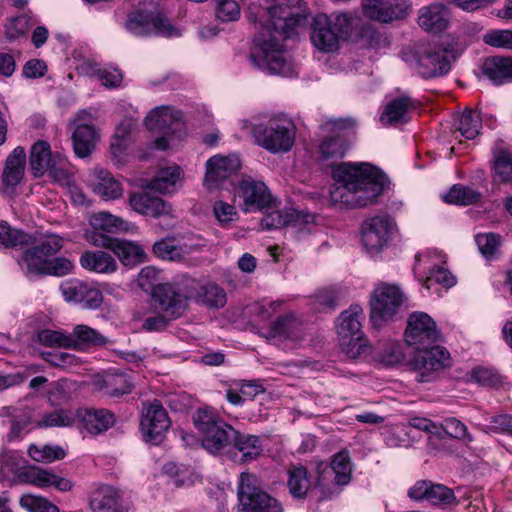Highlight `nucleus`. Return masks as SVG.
I'll return each mask as SVG.
<instances>
[{
    "label": "nucleus",
    "instance_id": "nucleus-12",
    "mask_svg": "<svg viewBox=\"0 0 512 512\" xmlns=\"http://www.w3.org/2000/svg\"><path fill=\"white\" fill-rule=\"evenodd\" d=\"M124 28L137 37L151 35L172 37L179 35L177 29L161 14L143 9L129 12L124 22Z\"/></svg>",
    "mask_w": 512,
    "mask_h": 512
},
{
    "label": "nucleus",
    "instance_id": "nucleus-1",
    "mask_svg": "<svg viewBox=\"0 0 512 512\" xmlns=\"http://www.w3.org/2000/svg\"><path fill=\"white\" fill-rule=\"evenodd\" d=\"M300 0L251 1L246 18L254 27L251 63L261 71L291 77L294 67L283 53V41L294 35V29L306 17L295 11Z\"/></svg>",
    "mask_w": 512,
    "mask_h": 512
},
{
    "label": "nucleus",
    "instance_id": "nucleus-62",
    "mask_svg": "<svg viewBox=\"0 0 512 512\" xmlns=\"http://www.w3.org/2000/svg\"><path fill=\"white\" fill-rule=\"evenodd\" d=\"M432 280H435L446 288L453 287L457 282L455 276L444 266H435L430 269V276L424 281V285L427 289L430 288L429 283Z\"/></svg>",
    "mask_w": 512,
    "mask_h": 512
},
{
    "label": "nucleus",
    "instance_id": "nucleus-35",
    "mask_svg": "<svg viewBox=\"0 0 512 512\" xmlns=\"http://www.w3.org/2000/svg\"><path fill=\"white\" fill-rule=\"evenodd\" d=\"M34 243V236L15 228L5 220H0V247L4 249H24Z\"/></svg>",
    "mask_w": 512,
    "mask_h": 512
},
{
    "label": "nucleus",
    "instance_id": "nucleus-39",
    "mask_svg": "<svg viewBox=\"0 0 512 512\" xmlns=\"http://www.w3.org/2000/svg\"><path fill=\"white\" fill-rule=\"evenodd\" d=\"M181 169L178 166H169L160 169L155 178L149 182L147 187L159 193H172L180 178Z\"/></svg>",
    "mask_w": 512,
    "mask_h": 512
},
{
    "label": "nucleus",
    "instance_id": "nucleus-3",
    "mask_svg": "<svg viewBox=\"0 0 512 512\" xmlns=\"http://www.w3.org/2000/svg\"><path fill=\"white\" fill-rule=\"evenodd\" d=\"M358 20L357 14L347 11L318 13L311 22V42L322 52H334L351 37Z\"/></svg>",
    "mask_w": 512,
    "mask_h": 512
},
{
    "label": "nucleus",
    "instance_id": "nucleus-30",
    "mask_svg": "<svg viewBox=\"0 0 512 512\" xmlns=\"http://www.w3.org/2000/svg\"><path fill=\"white\" fill-rule=\"evenodd\" d=\"M90 507L93 512H123L122 496L115 487L101 485L93 491Z\"/></svg>",
    "mask_w": 512,
    "mask_h": 512
},
{
    "label": "nucleus",
    "instance_id": "nucleus-43",
    "mask_svg": "<svg viewBox=\"0 0 512 512\" xmlns=\"http://www.w3.org/2000/svg\"><path fill=\"white\" fill-rule=\"evenodd\" d=\"M481 198V193L469 186L459 184L453 185L443 196V200L449 204L471 205L477 203Z\"/></svg>",
    "mask_w": 512,
    "mask_h": 512
},
{
    "label": "nucleus",
    "instance_id": "nucleus-29",
    "mask_svg": "<svg viewBox=\"0 0 512 512\" xmlns=\"http://www.w3.org/2000/svg\"><path fill=\"white\" fill-rule=\"evenodd\" d=\"M182 119V112L170 107H156L145 118V126L148 130L161 135H168L173 131V126Z\"/></svg>",
    "mask_w": 512,
    "mask_h": 512
},
{
    "label": "nucleus",
    "instance_id": "nucleus-50",
    "mask_svg": "<svg viewBox=\"0 0 512 512\" xmlns=\"http://www.w3.org/2000/svg\"><path fill=\"white\" fill-rule=\"evenodd\" d=\"M494 170L501 182L512 181V155L503 148L494 154Z\"/></svg>",
    "mask_w": 512,
    "mask_h": 512
},
{
    "label": "nucleus",
    "instance_id": "nucleus-10",
    "mask_svg": "<svg viewBox=\"0 0 512 512\" xmlns=\"http://www.w3.org/2000/svg\"><path fill=\"white\" fill-rule=\"evenodd\" d=\"M30 170L34 177H42L45 173L53 181L61 185H69L71 175L68 170V160L60 153H52L46 141L36 142L30 151Z\"/></svg>",
    "mask_w": 512,
    "mask_h": 512
},
{
    "label": "nucleus",
    "instance_id": "nucleus-54",
    "mask_svg": "<svg viewBox=\"0 0 512 512\" xmlns=\"http://www.w3.org/2000/svg\"><path fill=\"white\" fill-rule=\"evenodd\" d=\"M475 242L483 256H494L502 244V237L497 233H483L475 236Z\"/></svg>",
    "mask_w": 512,
    "mask_h": 512
},
{
    "label": "nucleus",
    "instance_id": "nucleus-2",
    "mask_svg": "<svg viewBox=\"0 0 512 512\" xmlns=\"http://www.w3.org/2000/svg\"><path fill=\"white\" fill-rule=\"evenodd\" d=\"M335 184L330 190L334 204L364 208L377 202L387 184L386 175L370 163H341L333 170Z\"/></svg>",
    "mask_w": 512,
    "mask_h": 512
},
{
    "label": "nucleus",
    "instance_id": "nucleus-23",
    "mask_svg": "<svg viewBox=\"0 0 512 512\" xmlns=\"http://www.w3.org/2000/svg\"><path fill=\"white\" fill-rule=\"evenodd\" d=\"M26 166L25 149L17 146L7 157L2 173L3 193L12 196L21 183Z\"/></svg>",
    "mask_w": 512,
    "mask_h": 512
},
{
    "label": "nucleus",
    "instance_id": "nucleus-48",
    "mask_svg": "<svg viewBox=\"0 0 512 512\" xmlns=\"http://www.w3.org/2000/svg\"><path fill=\"white\" fill-rule=\"evenodd\" d=\"M19 504L28 512H60V509L48 499L33 494L22 495Z\"/></svg>",
    "mask_w": 512,
    "mask_h": 512
},
{
    "label": "nucleus",
    "instance_id": "nucleus-6",
    "mask_svg": "<svg viewBox=\"0 0 512 512\" xmlns=\"http://www.w3.org/2000/svg\"><path fill=\"white\" fill-rule=\"evenodd\" d=\"M258 145L271 153L288 152L295 141V125L284 115L271 117L266 124H251Z\"/></svg>",
    "mask_w": 512,
    "mask_h": 512
},
{
    "label": "nucleus",
    "instance_id": "nucleus-5",
    "mask_svg": "<svg viewBox=\"0 0 512 512\" xmlns=\"http://www.w3.org/2000/svg\"><path fill=\"white\" fill-rule=\"evenodd\" d=\"M193 421L202 436V446L211 454H220L232 444L236 429L226 423L213 410L198 409Z\"/></svg>",
    "mask_w": 512,
    "mask_h": 512
},
{
    "label": "nucleus",
    "instance_id": "nucleus-45",
    "mask_svg": "<svg viewBox=\"0 0 512 512\" xmlns=\"http://www.w3.org/2000/svg\"><path fill=\"white\" fill-rule=\"evenodd\" d=\"M76 421L75 413L71 410L58 409L50 413H45L39 420L38 425L41 428L49 427H68Z\"/></svg>",
    "mask_w": 512,
    "mask_h": 512
},
{
    "label": "nucleus",
    "instance_id": "nucleus-34",
    "mask_svg": "<svg viewBox=\"0 0 512 512\" xmlns=\"http://www.w3.org/2000/svg\"><path fill=\"white\" fill-rule=\"evenodd\" d=\"M481 70L494 84H503L512 78V57H488L484 60Z\"/></svg>",
    "mask_w": 512,
    "mask_h": 512
},
{
    "label": "nucleus",
    "instance_id": "nucleus-19",
    "mask_svg": "<svg viewBox=\"0 0 512 512\" xmlns=\"http://www.w3.org/2000/svg\"><path fill=\"white\" fill-rule=\"evenodd\" d=\"M64 300L70 304L79 305L83 309L95 310L103 302L102 292L93 284L70 279L60 285Z\"/></svg>",
    "mask_w": 512,
    "mask_h": 512
},
{
    "label": "nucleus",
    "instance_id": "nucleus-51",
    "mask_svg": "<svg viewBox=\"0 0 512 512\" xmlns=\"http://www.w3.org/2000/svg\"><path fill=\"white\" fill-rule=\"evenodd\" d=\"M29 455L38 462H53L61 460L66 456L65 450L58 445H45L41 448L31 445L29 447Z\"/></svg>",
    "mask_w": 512,
    "mask_h": 512
},
{
    "label": "nucleus",
    "instance_id": "nucleus-24",
    "mask_svg": "<svg viewBox=\"0 0 512 512\" xmlns=\"http://www.w3.org/2000/svg\"><path fill=\"white\" fill-rule=\"evenodd\" d=\"M315 216L309 212L297 209L275 210L261 220L265 229H278L281 227L301 228L313 223Z\"/></svg>",
    "mask_w": 512,
    "mask_h": 512
},
{
    "label": "nucleus",
    "instance_id": "nucleus-49",
    "mask_svg": "<svg viewBox=\"0 0 512 512\" xmlns=\"http://www.w3.org/2000/svg\"><path fill=\"white\" fill-rule=\"evenodd\" d=\"M50 471L36 466H28L21 469L18 478L21 482L37 486L39 488L49 487Z\"/></svg>",
    "mask_w": 512,
    "mask_h": 512
},
{
    "label": "nucleus",
    "instance_id": "nucleus-61",
    "mask_svg": "<svg viewBox=\"0 0 512 512\" xmlns=\"http://www.w3.org/2000/svg\"><path fill=\"white\" fill-rule=\"evenodd\" d=\"M404 358L403 346L398 342L385 344L380 353V359L386 365H396L402 362Z\"/></svg>",
    "mask_w": 512,
    "mask_h": 512
},
{
    "label": "nucleus",
    "instance_id": "nucleus-27",
    "mask_svg": "<svg viewBox=\"0 0 512 512\" xmlns=\"http://www.w3.org/2000/svg\"><path fill=\"white\" fill-rule=\"evenodd\" d=\"M75 416L82 427L93 435L107 431L115 422L114 414L103 408H80Z\"/></svg>",
    "mask_w": 512,
    "mask_h": 512
},
{
    "label": "nucleus",
    "instance_id": "nucleus-57",
    "mask_svg": "<svg viewBox=\"0 0 512 512\" xmlns=\"http://www.w3.org/2000/svg\"><path fill=\"white\" fill-rule=\"evenodd\" d=\"M68 338V333L59 330L43 329L37 334L39 343L47 347L69 348Z\"/></svg>",
    "mask_w": 512,
    "mask_h": 512
},
{
    "label": "nucleus",
    "instance_id": "nucleus-46",
    "mask_svg": "<svg viewBox=\"0 0 512 512\" xmlns=\"http://www.w3.org/2000/svg\"><path fill=\"white\" fill-rule=\"evenodd\" d=\"M132 383L129 377L123 373H115L106 376L104 379V388L111 397H119L128 394L132 390Z\"/></svg>",
    "mask_w": 512,
    "mask_h": 512
},
{
    "label": "nucleus",
    "instance_id": "nucleus-63",
    "mask_svg": "<svg viewBox=\"0 0 512 512\" xmlns=\"http://www.w3.org/2000/svg\"><path fill=\"white\" fill-rule=\"evenodd\" d=\"M471 378L483 386H496L501 382L500 375L496 370L481 366L471 371Z\"/></svg>",
    "mask_w": 512,
    "mask_h": 512
},
{
    "label": "nucleus",
    "instance_id": "nucleus-64",
    "mask_svg": "<svg viewBox=\"0 0 512 512\" xmlns=\"http://www.w3.org/2000/svg\"><path fill=\"white\" fill-rule=\"evenodd\" d=\"M155 256H180V246L175 238H165L152 246Z\"/></svg>",
    "mask_w": 512,
    "mask_h": 512
},
{
    "label": "nucleus",
    "instance_id": "nucleus-40",
    "mask_svg": "<svg viewBox=\"0 0 512 512\" xmlns=\"http://www.w3.org/2000/svg\"><path fill=\"white\" fill-rule=\"evenodd\" d=\"M64 243V238L56 234L40 235L38 239L34 237L27 256H53L63 248Z\"/></svg>",
    "mask_w": 512,
    "mask_h": 512
},
{
    "label": "nucleus",
    "instance_id": "nucleus-25",
    "mask_svg": "<svg viewBox=\"0 0 512 512\" xmlns=\"http://www.w3.org/2000/svg\"><path fill=\"white\" fill-rule=\"evenodd\" d=\"M246 211L263 210L271 206L272 196L262 181L243 179L239 184Z\"/></svg>",
    "mask_w": 512,
    "mask_h": 512
},
{
    "label": "nucleus",
    "instance_id": "nucleus-38",
    "mask_svg": "<svg viewBox=\"0 0 512 512\" xmlns=\"http://www.w3.org/2000/svg\"><path fill=\"white\" fill-rule=\"evenodd\" d=\"M192 299L209 308L216 309L224 307L227 301L224 289L214 283L203 285L198 290L194 288Z\"/></svg>",
    "mask_w": 512,
    "mask_h": 512
},
{
    "label": "nucleus",
    "instance_id": "nucleus-55",
    "mask_svg": "<svg viewBox=\"0 0 512 512\" xmlns=\"http://www.w3.org/2000/svg\"><path fill=\"white\" fill-rule=\"evenodd\" d=\"M456 497L453 490L442 484L432 483L429 489L427 502L437 506H448L454 503Z\"/></svg>",
    "mask_w": 512,
    "mask_h": 512
},
{
    "label": "nucleus",
    "instance_id": "nucleus-18",
    "mask_svg": "<svg viewBox=\"0 0 512 512\" xmlns=\"http://www.w3.org/2000/svg\"><path fill=\"white\" fill-rule=\"evenodd\" d=\"M18 265L30 280L43 276L62 277L74 267L69 258H18Z\"/></svg>",
    "mask_w": 512,
    "mask_h": 512
},
{
    "label": "nucleus",
    "instance_id": "nucleus-11",
    "mask_svg": "<svg viewBox=\"0 0 512 512\" xmlns=\"http://www.w3.org/2000/svg\"><path fill=\"white\" fill-rule=\"evenodd\" d=\"M356 121L351 118L327 119L320 125L324 133H332L325 136L319 144V154L324 161H337L342 159L350 148L347 138L340 132L353 129Z\"/></svg>",
    "mask_w": 512,
    "mask_h": 512
},
{
    "label": "nucleus",
    "instance_id": "nucleus-36",
    "mask_svg": "<svg viewBox=\"0 0 512 512\" xmlns=\"http://www.w3.org/2000/svg\"><path fill=\"white\" fill-rule=\"evenodd\" d=\"M267 337L300 341L303 338L302 326L293 315H284L271 324Z\"/></svg>",
    "mask_w": 512,
    "mask_h": 512
},
{
    "label": "nucleus",
    "instance_id": "nucleus-52",
    "mask_svg": "<svg viewBox=\"0 0 512 512\" xmlns=\"http://www.w3.org/2000/svg\"><path fill=\"white\" fill-rule=\"evenodd\" d=\"M442 429L451 438L463 441L466 445L473 442V436L468 432L466 425L455 417L445 418L441 423Z\"/></svg>",
    "mask_w": 512,
    "mask_h": 512
},
{
    "label": "nucleus",
    "instance_id": "nucleus-17",
    "mask_svg": "<svg viewBox=\"0 0 512 512\" xmlns=\"http://www.w3.org/2000/svg\"><path fill=\"white\" fill-rule=\"evenodd\" d=\"M441 338L436 322L425 312H413L407 320L405 340L416 349L427 348Z\"/></svg>",
    "mask_w": 512,
    "mask_h": 512
},
{
    "label": "nucleus",
    "instance_id": "nucleus-37",
    "mask_svg": "<svg viewBox=\"0 0 512 512\" xmlns=\"http://www.w3.org/2000/svg\"><path fill=\"white\" fill-rule=\"evenodd\" d=\"M97 133L93 126L78 125L72 134V143L75 154L80 158L89 156L95 148Z\"/></svg>",
    "mask_w": 512,
    "mask_h": 512
},
{
    "label": "nucleus",
    "instance_id": "nucleus-56",
    "mask_svg": "<svg viewBox=\"0 0 512 512\" xmlns=\"http://www.w3.org/2000/svg\"><path fill=\"white\" fill-rule=\"evenodd\" d=\"M81 266L95 273H113L117 269L115 258H80Z\"/></svg>",
    "mask_w": 512,
    "mask_h": 512
},
{
    "label": "nucleus",
    "instance_id": "nucleus-58",
    "mask_svg": "<svg viewBox=\"0 0 512 512\" xmlns=\"http://www.w3.org/2000/svg\"><path fill=\"white\" fill-rule=\"evenodd\" d=\"M485 44L506 50H512V30H490L483 36Z\"/></svg>",
    "mask_w": 512,
    "mask_h": 512
},
{
    "label": "nucleus",
    "instance_id": "nucleus-22",
    "mask_svg": "<svg viewBox=\"0 0 512 512\" xmlns=\"http://www.w3.org/2000/svg\"><path fill=\"white\" fill-rule=\"evenodd\" d=\"M240 160L237 156L211 157L206 163L204 185L207 189H216L224 180L231 177L240 169Z\"/></svg>",
    "mask_w": 512,
    "mask_h": 512
},
{
    "label": "nucleus",
    "instance_id": "nucleus-31",
    "mask_svg": "<svg viewBox=\"0 0 512 512\" xmlns=\"http://www.w3.org/2000/svg\"><path fill=\"white\" fill-rule=\"evenodd\" d=\"M448 23L449 12L443 4L433 3L419 10L418 24L427 32L440 33L447 28Z\"/></svg>",
    "mask_w": 512,
    "mask_h": 512
},
{
    "label": "nucleus",
    "instance_id": "nucleus-53",
    "mask_svg": "<svg viewBox=\"0 0 512 512\" xmlns=\"http://www.w3.org/2000/svg\"><path fill=\"white\" fill-rule=\"evenodd\" d=\"M30 26L31 17L27 14H21L11 18L5 25V37L7 41L12 42L22 37L29 30Z\"/></svg>",
    "mask_w": 512,
    "mask_h": 512
},
{
    "label": "nucleus",
    "instance_id": "nucleus-32",
    "mask_svg": "<svg viewBox=\"0 0 512 512\" xmlns=\"http://www.w3.org/2000/svg\"><path fill=\"white\" fill-rule=\"evenodd\" d=\"M415 108V102L407 95L392 99L381 114L384 125L403 124L409 121V111Z\"/></svg>",
    "mask_w": 512,
    "mask_h": 512
},
{
    "label": "nucleus",
    "instance_id": "nucleus-26",
    "mask_svg": "<svg viewBox=\"0 0 512 512\" xmlns=\"http://www.w3.org/2000/svg\"><path fill=\"white\" fill-rule=\"evenodd\" d=\"M129 204L135 212L153 218L169 215L172 211L169 203L146 191L131 194Z\"/></svg>",
    "mask_w": 512,
    "mask_h": 512
},
{
    "label": "nucleus",
    "instance_id": "nucleus-33",
    "mask_svg": "<svg viewBox=\"0 0 512 512\" xmlns=\"http://www.w3.org/2000/svg\"><path fill=\"white\" fill-rule=\"evenodd\" d=\"M239 453L240 461L248 463L259 458L264 450V441L258 435L244 433L236 430L232 444Z\"/></svg>",
    "mask_w": 512,
    "mask_h": 512
},
{
    "label": "nucleus",
    "instance_id": "nucleus-59",
    "mask_svg": "<svg viewBox=\"0 0 512 512\" xmlns=\"http://www.w3.org/2000/svg\"><path fill=\"white\" fill-rule=\"evenodd\" d=\"M240 6L236 0H220L216 7V17L222 22H231L239 19Z\"/></svg>",
    "mask_w": 512,
    "mask_h": 512
},
{
    "label": "nucleus",
    "instance_id": "nucleus-21",
    "mask_svg": "<svg viewBox=\"0 0 512 512\" xmlns=\"http://www.w3.org/2000/svg\"><path fill=\"white\" fill-rule=\"evenodd\" d=\"M362 7L370 19L389 23L405 18L409 4L406 0H363Z\"/></svg>",
    "mask_w": 512,
    "mask_h": 512
},
{
    "label": "nucleus",
    "instance_id": "nucleus-13",
    "mask_svg": "<svg viewBox=\"0 0 512 512\" xmlns=\"http://www.w3.org/2000/svg\"><path fill=\"white\" fill-rule=\"evenodd\" d=\"M405 296L396 285L381 284L373 291L370 299L371 321L375 326L392 320L400 311Z\"/></svg>",
    "mask_w": 512,
    "mask_h": 512
},
{
    "label": "nucleus",
    "instance_id": "nucleus-4",
    "mask_svg": "<svg viewBox=\"0 0 512 512\" xmlns=\"http://www.w3.org/2000/svg\"><path fill=\"white\" fill-rule=\"evenodd\" d=\"M95 231L87 234V240L96 247L110 250L115 256H146L144 249L135 242L112 238L97 230L112 232L124 228L126 224L121 218L109 212H98L90 219Z\"/></svg>",
    "mask_w": 512,
    "mask_h": 512
},
{
    "label": "nucleus",
    "instance_id": "nucleus-15",
    "mask_svg": "<svg viewBox=\"0 0 512 512\" xmlns=\"http://www.w3.org/2000/svg\"><path fill=\"white\" fill-rule=\"evenodd\" d=\"M410 365L418 372V382H429L434 379L435 373L451 366L450 353L435 343L427 348L417 349Z\"/></svg>",
    "mask_w": 512,
    "mask_h": 512
},
{
    "label": "nucleus",
    "instance_id": "nucleus-9",
    "mask_svg": "<svg viewBox=\"0 0 512 512\" xmlns=\"http://www.w3.org/2000/svg\"><path fill=\"white\" fill-rule=\"evenodd\" d=\"M194 296V281L156 284L151 297L156 307L170 319H177L185 312L188 301Z\"/></svg>",
    "mask_w": 512,
    "mask_h": 512
},
{
    "label": "nucleus",
    "instance_id": "nucleus-16",
    "mask_svg": "<svg viewBox=\"0 0 512 512\" xmlns=\"http://www.w3.org/2000/svg\"><path fill=\"white\" fill-rule=\"evenodd\" d=\"M170 425L167 411L159 400L154 399L152 402L143 403L140 431L145 442L153 445L160 444Z\"/></svg>",
    "mask_w": 512,
    "mask_h": 512
},
{
    "label": "nucleus",
    "instance_id": "nucleus-20",
    "mask_svg": "<svg viewBox=\"0 0 512 512\" xmlns=\"http://www.w3.org/2000/svg\"><path fill=\"white\" fill-rule=\"evenodd\" d=\"M391 217L375 216L362 224V242L368 252H379L388 244L393 230Z\"/></svg>",
    "mask_w": 512,
    "mask_h": 512
},
{
    "label": "nucleus",
    "instance_id": "nucleus-60",
    "mask_svg": "<svg viewBox=\"0 0 512 512\" xmlns=\"http://www.w3.org/2000/svg\"><path fill=\"white\" fill-rule=\"evenodd\" d=\"M91 73L97 75L101 83L107 88H117L123 80V75L119 70L100 69L97 64H91Z\"/></svg>",
    "mask_w": 512,
    "mask_h": 512
},
{
    "label": "nucleus",
    "instance_id": "nucleus-14",
    "mask_svg": "<svg viewBox=\"0 0 512 512\" xmlns=\"http://www.w3.org/2000/svg\"><path fill=\"white\" fill-rule=\"evenodd\" d=\"M455 60L452 50L446 48H430L422 53H413L407 61L424 79L437 78L446 75Z\"/></svg>",
    "mask_w": 512,
    "mask_h": 512
},
{
    "label": "nucleus",
    "instance_id": "nucleus-41",
    "mask_svg": "<svg viewBox=\"0 0 512 512\" xmlns=\"http://www.w3.org/2000/svg\"><path fill=\"white\" fill-rule=\"evenodd\" d=\"M97 183L95 184L94 191L102 198L117 199L122 195V187L118 180L106 170H98L96 173Z\"/></svg>",
    "mask_w": 512,
    "mask_h": 512
},
{
    "label": "nucleus",
    "instance_id": "nucleus-7",
    "mask_svg": "<svg viewBox=\"0 0 512 512\" xmlns=\"http://www.w3.org/2000/svg\"><path fill=\"white\" fill-rule=\"evenodd\" d=\"M364 320L365 314L358 304H352L338 318L339 344L342 352L351 359H356L368 351L367 340L362 331Z\"/></svg>",
    "mask_w": 512,
    "mask_h": 512
},
{
    "label": "nucleus",
    "instance_id": "nucleus-8",
    "mask_svg": "<svg viewBox=\"0 0 512 512\" xmlns=\"http://www.w3.org/2000/svg\"><path fill=\"white\" fill-rule=\"evenodd\" d=\"M238 512H283L282 504L263 490L255 474L242 472L237 485Z\"/></svg>",
    "mask_w": 512,
    "mask_h": 512
},
{
    "label": "nucleus",
    "instance_id": "nucleus-28",
    "mask_svg": "<svg viewBox=\"0 0 512 512\" xmlns=\"http://www.w3.org/2000/svg\"><path fill=\"white\" fill-rule=\"evenodd\" d=\"M68 337L69 348L77 351H87L91 348L104 346L109 342L102 333L85 324L75 325L72 332L68 333Z\"/></svg>",
    "mask_w": 512,
    "mask_h": 512
},
{
    "label": "nucleus",
    "instance_id": "nucleus-42",
    "mask_svg": "<svg viewBox=\"0 0 512 512\" xmlns=\"http://www.w3.org/2000/svg\"><path fill=\"white\" fill-rule=\"evenodd\" d=\"M287 486L289 493L295 499H304L309 488L310 480L305 467H295L288 472Z\"/></svg>",
    "mask_w": 512,
    "mask_h": 512
},
{
    "label": "nucleus",
    "instance_id": "nucleus-44",
    "mask_svg": "<svg viewBox=\"0 0 512 512\" xmlns=\"http://www.w3.org/2000/svg\"><path fill=\"white\" fill-rule=\"evenodd\" d=\"M334 481L339 486L347 485L351 480L352 466L347 451L337 453L331 463Z\"/></svg>",
    "mask_w": 512,
    "mask_h": 512
},
{
    "label": "nucleus",
    "instance_id": "nucleus-47",
    "mask_svg": "<svg viewBox=\"0 0 512 512\" xmlns=\"http://www.w3.org/2000/svg\"><path fill=\"white\" fill-rule=\"evenodd\" d=\"M481 127L482 123L479 115L472 110H467L461 114L457 129L463 137L471 140L479 134Z\"/></svg>",
    "mask_w": 512,
    "mask_h": 512
}]
</instances>
